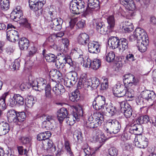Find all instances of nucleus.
<instances>
[{
	"instance_id": "25",
	"label": "nucleus",
	"mask_w": 156,
	"mask_h": 156,
	"mask_svg": "<svg viewBox=\"0 0 156 156\" xmlns=\"http://www.w3.org/2000/svg\"><path fill=\"white\" fill-rule=\"evenodd\" d=\"M120 26V28L123 32H129L133 30V26L132 24L126 21L123 23Z\"/></svg>"
},
{
	"instance_id": "20",
	"label": "nucleus",
	"mask_w": 156,
	"mask_h": 156,
	"mask_svg": "<svg viewBox=\"0 0 156 156\" xmlns=\"http://www.w3.org/2000/svg\"><path fill=\"white\" fill-rule=\"evenodd\" d=\"M49 135L48 131L40 133L37 136V140L39 141L42 140V144L43 145H48L49 144Z\"/></svg>"
},
{
	"instance_id": "2",
	"label": "nucleus",
	"mask_w": 156,
	"mask_h": 156,
	"mask_svg": "<svg viewBox=\"0 0 156 156\" xmlns=\"http://www.w3.org/2000/svg\"><path fill=\"white\" fill-rule=\"evenodd\" d=\"M129 40L131 41L136 40V46L140 52H144L146 51L149 41L146 33L144 29L140 27L136 28L133 34L130 36Z\"/></svg>"
},
{
	"instance_id": "37",
	"label": "nucleus",
	"mask_w": 156,
	"mask_h": 156,
	"mask_svg": "<svg viewBox=\"0 0 156 156\" xmlns=\"http://www.w3.org/2000/svg\"><path fill=\"white\" fill-rule=\"evenodd\" d=\"M101 61L98 59H94L92 62L91 61L90 69L94 70L98 69L101 65Z\"/></svg>"
},
{
	"instance_id": "48",
	"label": "nucleus",
	"mask_w": 156,
	"mask_h": 156,
	"mask_svg": "<svg viewBox=\"0 0 156 156\" xmlns=\"http://www.w3.org/2000/svg\"><path fill=\"white\" fill-rule=\"evenodd\" d=\"M127 3L124 6L126 9L130 11H133L135 9L136 6L132 0H131L130 2H129Z\"/></svg>"
},
{
	"instance_id": "42",
	"label": "nucleus",
	"mask_w": 156,
	"mask_h": 156,
	"mask_svg": "<svg viewBox=\"0 0 156 156\" xmlns=\"http://www.w3.org/2000/svg\"><path fill=\"white\" fill-rule=\"evenodd\" d=\"M105 112L107 111L109 113L110 115L112 116L114 115L116 112V110L115 108L112 105H107L105 108Z\"/></svg>"
},
{
	"instance_id": "52",
	"label": "nucleus",
	"mask_w": 156,
	"mask_h": 156,
	"mask_svg": "<svg viewBox=\"0 0 156 156\" xmlns=\"http://www.w3.org/2000/svg\"><path fill=\"white\" fill-rule=\"evenodd\" d=\"M14 97V94L13 96H11L7 101L8 105L12 107L16 105V99Z\"/></svg>"
},
{
	"instance_id": "8",
	"label": "nucleus",
	"mask_w": 156,
	"mask_h": 156,
	"mask_svg": "<svg viewBox=\"0 0 156 156\" xmlns=\"http://www.w3.org/2000/svg\"><path fill=\"white\" fill-rule=\"evenodd\" d=\"M107 105L106 104L105 97L101 95H98L95 98L93 102L94 108L96 110H101L102 113L105 112V108Z\"/></svg>"
},
{
	"instance_id": "29",
	"label": "nucleus",
	"mask_w": 156,
	"mask_h": 156,
	"mask_svg": "<svg viewBox=\"0 0 156 156\" xmlns=\"http://www.w3.org/2000/svg\"><path fill=\"white\" fill-rule=\"evenodd\" d=\"M10 130L9 124L4 122L0 123V136L4 135Z\"/></svg>"
},
{
	"instance_id": "61",
	"label": "nucleus",
	"mask_w": 156,
	"mask_h": 156,
	"mask_svg": "<svg viewBox=\"0 0 156 156\" xmlns=\"http://www.w3.org/2000/svg\"><path fill=\"white\" fill-rule=\"evenodd\" d=\"M85 23L84 20H81L78 22L76 24V26L79 28H82L84 27Z\"/></svg>"
},
{
	"instance_id": "39",
	"label": "nucleus",
	"mask_w": 156,
	"mask_h": 156,
	"mask_svg": "<svg viewBox=\"0 0 156 156\" xmlns=\"http://www.w3.org/2000/svg\"><path fill=\"white\" fill-rule=\"evenodd\" d=\"M64 35V33L60 31L57 33H54L51 34L49 36V41L50 40L51 42H53L56 40V39H58L59 38H61Z\"/></svg>"
},
{
	"instance_id": "44",
	"label": "nucleus",
	"mask_w": 156,
	"mask_h": 156,
	"mask_svg": "<svg viewBox=\"0 0 156 156\" xmlns=\"http://www.w3.org/2000/svg\"><path fill=\"white\" fill-rule=\"evenodd\" d=\"M65 76L72 80V81H73V82L76 83L77 73L75 71L70 72L67 73Z\"/></svg>"
},
{
	"instance_id": "59",
	"label": "nucleus",
	"mask_w": 156,
	"mask_h": 156,
	"mask_svg": "<svg viewBox=\"0 0 156 156\" xmlns=\"http://www.w3.org/2000/svg\"><path fill=\"white\" fill-rule=\"evenodd\" d=\"M91 60L89 58H87L86 60L84 61L83 66L85 68L89 67L90 69Z\"/></svg>"
},
{
	"instance_id": "55",
	"label": "nucleus",
	"mask_w": 156,
	"mask_h": 156,
	"mask_svg": "<svg viewBox=\"0 0 156 156\" xmlns=\"http://www.w3.org/2000/svg\"><path fill=\"white\" fill-rule=\"evenodd\" d=\"M44 118L45 119H46L44 121L42 122V127L43 128L45 129H47V128H48V124L47 123V122L49 121V118L48 116H46L44 115L43 116V118Z\"/></svg>"
},
{
	"instance_id": "23",
	"label": "nucleus",
	"mask_w": 156,
	"mask_h": 156,
	"mask_svg": "<svg viewBox=\"0 0 156 156\" xmlns=\"http://www.w3.org/2000/svg\"><path fill=\"white\" fill-rule=\"evenodd\" d=\"M87 75L86 73H82L80 76L78 84V87L80 88L83 87L85 89H86L87 80L89 79H87Z\"/></svg>"
},
{
	"instance_id": "57",
	"label": "nucleus",
	"mask_w": 156,
	"mask_h": 156,
	"mask_svg": "<svg viewBox=\"0 0 156 156\" xmlns=\"http://www.w3.org/2000/svg\"><path fill=\"white\" fill-rule=\"evenodd\" d=\"M20 66V63L17 60H15L14 62L12 63L11 65L12 69H13V70L18 69Z\"/></svg>"
},
{
	"instance_id": "43",
	"label": "nucleus",
	"mask_w": 156,
	"mask_h": 156,
	"mask_svg": "<svg viewBox=\"0 0 156 156\" xmlns=\"http://www.w3.org/2000/svg\"><path fill=\"white\" fill-rule=\"evenodd\" d=\"M25 104L28 108H31L35 103L34 98L33 96H29L27 97L25 100Z\"/></svg>"
},
{
	"instance_id": "40",
	"label": "nucleus",
	"mask_w": 156,
	"mask_h": 156,
	"mask_svg": "<svg viewBox=\"0 0 156 156\" xmlns=\"http://www.w3.org/2000/svg\"><path fill=\"white\" fill-rule=\"evenodd\" d=\"M153 117H154L153 116ZM153 116L151 117L150 119L148 116L147 115L142 116L139 118L137 119V121L140 124H143L144 123H147L149 121L150 123L152 124V122L151 119Z\"/></svg>"
},
{
	"instance_id": "15",
	"label": "nucleus",
	"mask_w": 156,
	"mask_h": 156,
	"mask_svg": "<svg viewBox=\"0 0 156 156\" xmlns=\"http://www.w3.org/2000/svg\"><path fill=\"white\" fill-rule=\"evenodd\" d=\"M23 16L22 11L20 6H17L11 13L10 17L12 19L17 21L20 19Z\"/></svg>"
},
{
	"instance_id": "13",
	"label": "nucleus",
	"mask_w": 156,
	"mask_h": 156,
	"mask_svg": "<svg viewBox=\"0 0 156 156\" xmlns=\"http://www.w3.org/2000/svg\"><path fill=\"white\" fill-rule=\"evenodd\" d=\"M87 46L89 52L90 53L97 54L100 51V45L97 42L90 41Z\"/></svg>"
},
{
	"instance_id": "62",
	"label": "nucleus",
	"mask_w": 156,
	"mask_h": 156,
	"mask_svg": "<svg viewBox=\"0 0 156 156\" xmlns=\"http://www.w3.org/2000/svg\"><path fill=\"white\" fill-rule=\"evenodd\" d=\"M126 58L127 60L130 62L133 61L135 59L133 54L130 53H129V54H128L127 55Z\"/></svg>"
},
{
	"instance_id": "51",
	"label": "nucleus",
	"mask_w": 156,
	"mask_h": 156,
	"mask_svg": "<svg viewBox=\"0 0 156 156\" xmlns=\"http://www.w3.org/2000/svg\"><path fill=\"white\" fill-rule=\"evenodd\" d=\"M102 79L103 80V81L101 84V89L105 90L108 87V79L105 77H103Z\"/></svg>"
},
{
	"instance_id": "56",
	"label": "nucleus",
	"mask_w": 156,
	"mask_h": 156,
	"mask_svg": "<svg viewBox=\"0 0 156 156\" xmlns=\"http://www.w3.org/2000/svg\"><path fill=\"white\" fill-rule=\"evenodd\" d=\"M78 19L76 18L71 19L70 21L69 22L70 28H69L68 27L67 28L66 30H68L69 28L70 29V30L72 29L74 27Z\"/></svg>"
},
{
	"instance_id": "19",
	"label": "nucleus",
	"mask_w": 156,
	"mask_h": 156,
	"mask_svg": "<svg viewBox=\"0 0 156 156\" xmlns=\"http://www.w3.org/2000/svg\"><path fill=\"white\" fill-rule=\"evenodd\" d=\"M67 115V110L64 108H61L58 111L57 118L60 123H61L63 122Z\"/></svg>"
},
{
	"instance_id": "33",
	"label": "nucleus",
	"mask_w": 156,
	"mask_h": 156,
	"mask_svg": "<svg viewBox=\"0 0 156 156\" xmlns=\"http://www.w3.org/2000/svg\"><path fill=\"white\" fill-rule=\"evenodd\" d=\"M98 0H88V8L86 12L89 11V9H94L99 6Z\"/></svg>"
},
{
	"instance_id": "6",
	"label": "nucleus",
	"mask_w": 156,
	"mask_h": 156,
	"mask_svg": "<svg viewBox=\"0 0 156 156\" xmlns=\"http://www.w3.org/2000/svg\"><path fill=\"white\" fill-rule=\"evenodd\" d=\"M85 7V3L81 0H72L70 3V11L73 14H79L83 12Z\"/></svg>"
},
{
	"instance_id": "47",
	"label": "nucleus",
	"mask_w": 156,
	"mask_h": 156,
	"mask_svg": "<svg viewBox=\"0 0 156 156\" xmlns=\"http://www.w3.org/2000/svg\"><path fill=\"white\" fill-rule=\"evenodd\" d=\"M16 99V104H18L20 105H23L24 103L23 98L19 94H14V97Z\"/></svg>"
},
{
	"instance_id": "3",
	"label": "nucleus",
	"mask_w": 156,
	"mask_h": 156,
	"mask_svg": "<svg viewBox=\"0 0 156 156\" xmlns=\"http://www.w3.org/2000/svg\"><path fill=\"white\" fill-rule=\"evenodd\" d=\"M104 121L103 115L101 112H96L89 117L86 122V126L90 128H97L101 126Z\"/></svg>"
},
{
	"instance_id": "28",
	"label": "nucleus",
	"mask_w": 156,
	"mask_h": 156,
	"mask_svg": "<svg viewBox=\"0 0 156 156\" xmlns=\"http://www.w3.org/2000/svg\"><path fill=\"white\" fill-rule=\"evenodd\" d=\"M17 116L16 112L13 110H10L7 113V117L8 121L10 122H13L15 123L16 120Z\"/></svg>"
},
{
	"instance_id": "7",
	"label": "nucleus",
	"mask_w": 156,
	"mask_h": 156,
	"mask_svg": "<svg viewBox=\"0 0 156 156\" xmlns=\"http://www.w3.org/2000/svg\"><path fill=\"white\" fill-rule=\"evenodd\" d=\"M75 109V111L73 112V114L66 119V123L69 125H73L75 123V120L78 121L80 117L83 116V111L81 107H76Z\"/></svg>"
},
{
	"instance_id": "14",
	"label": "nucleus",
	"mask_w": 156,
	"mask_h": 156,
	"mask_svg": "<svg viewBox=\"0 0 156 156\" xmlns=\"http://www.w3.org/2000/svg\"><path fill=\"white\" fill-rule=\"evenodd\" d=\"M46 1L41 2L29 5L30 9L33 10L37 16H40L42 13V7L45 3Z\"/></svg>"
},
{
	"instance_id": "38",
	"label": "nucleus",
	"mask_w": 156,
	"mask_h": 156,
	"mask_svg": "<svg viewBox=\"0 0 156 156\" xmlns=\"http://www.w3.org/2000/svg\"><path fill=\"white\" fill-rule=\"evenodd\" d=\"M26 115L25 113L23 112H19L17 114L16 118V121L15 123L16 124L20 125V123L23 122L25 120Z\"/></svg>"
},
{
	"instance_id": "11",
	"label": "nucleus",
	"mask_w": 156,
	"mask_h": 156,
	"mask_svg": "<svg viewBox=\"0 0 156 156\" xmlns=\"http://www.w3.org/2000/svg\"><path fill=\"white\" fill-rule=\"evenodd\" d=\"M121 111L124 113L126 118L130 117L132 114V110L129 105L125 101H122L120 103Z\"/></svg>"
},
{
	"instance_id": "31",
	"label": "nucleus",
	"mask_w": 156,
	"mask_h": 156,
	"mask_svg": "<svg viewBox=\"0 0 156 156\" xmlns=\"http://www.w3.org/2000/svg\"><path fill=\"white\" fill-rule=\"evenodd\" d=\"M73 137L76 141L81 143L83 139V134L80 129H76L74 132Z\"/></svg>"
},
{
	"instance_id": "63",
	"label": "nucleus",
	"mask_w": 156,
	"mask_h": 156,
	"mask_svg": "<svg viewBox=\"0 0 156 156\" xmlns=\"http://www.w3.org/2000/svg\"><path fill=\"white\" fill-rule=\"evenodd\" d=\"M30 51L29 53V56H31L34 54L37 51V49L34 46H32L30 48Z\"/></svg>"
},
{
	"instance_id": "64",
	"label": "nucleus",
	"mask_w": 156,
	"mask_h": 156,
	"mask_svg": "<svg viewBox=\"0 0 156 156\" xmlns=\"http://www.w3.org/2000/svg\"><path fill=\"white\" fill-rule=\"evenodd\" d=\"M20 23L27 28H29L30 27V24L28 23L27 20L25 19H23Z\"/></svg>"
},
{
	"instance_id": "27",
	"label": "nucleus",
	"mask_w": 156,
	"mask_h": 156,
	"mask_svg": "<svg viewBox=\"0 0 156 156\" xmlns=\"http://www.w3.org/2000/svg\"><path fill=\"white\" fill-rule=\"evenodd\" d=\"M52 90L56 95L61 94L65 91L64 86L60 83H56L53 88Z\"/></svg>"
},
{
	"instance_id": "34",
	"label": "nucleus",
	"mask_w": 156,
	"mask_h": 156,
	"mask_svg": "<svg viewBox=\"0 0 156 156\" xmlns=\"http://www.w3.org/2000/svg\"><path fill=\"white\" fill-rule=\"evenodd\" d=\"M9 92L4 93L0 98V108L5 109L6 104L5 101L6 98L9 95Z\"/></svg>"
},
{
	"instance_id": "60",
	"label": "nucleus",
	"mask_w": 156,
	"mask_h": 156,
	"mask_svg": "<svg viewBox=\"0 0 156 156\" xmlns=\"http://www.w3.org/2000/svg\"><path fill=\"white\" fill-rule=\"evenodd\" d=\"M13 51V50L11 47H8L6 48L4 52V54L6 55H10Z\"/></svg>"
},
{
	"instance_id": "50",
	"label": "nucleus",
	"mask_w": 156,
	"mask_h": 156,
	"mask_svg": "<svg viewBox=\"0 0 156 156\" xmlns=\"http://www.w3.org/2000/svg\"><path fill=\"white\" fill-rule=\"evenodd\" d=\"M63 80L64 84L67 87H71L73 86V84L75 83L73 82L72 80L68 79V78L65 76L64 79H62Z\"/></svg>"
},
{
	"instance_id": "22",
	"label": "nucleus",
	"mask_w": 156,
	"mask_h": 156,
	"mask_svg": "<svg viewBox=\"0 0 156 156\" xmlns=\"http://www.w3.org/2000/svg\"><path fill=\"white\" fill-rule=\"evenodd\" d=\"M87 88L95 89L97 88L99 84V80L96 78L90 79L87 80Z\"/></svg>"
},
{
	"instance_id": "54",
	"label": "nucleus",
	"mask_w": 156,
	"mask_h": 156,
	"mask_svg": "<svg viewBox=\"0 0 156 156\" xmlns=\"http://www.w3.org/2000/svg\"><path fill=\"white\" fill-rule=\"evenodd\" d=\"M108 152L111 156H116L118 153V151L115 147H111L108 149Z\"/></svg>"
},
{
	"instance_id": "5",
	"label": "nucleus",
	"mask_w": 156,
	"mask_h": 156,
	"mask_svg": "<svg viewBox=\"0 0 156 156\" xmlns=\"http://www.w3.org/2000/svg\"><path fill=\"white\" fill-rule=\"evenodd\" d=\"M121 125L117 120L110 119L108 120L104 126V130L107 133H111V132L116 134L119 132Z\"/></svg>"
},
{
	"instance_id": "21",
	"label": "nucleus",
	"mask_w": 156,
	"mask_h": 156,
	"mask_svg": "<svg viewBox=\"0 0 156 156\" xmlns=\"http://www.w3.org/2000/svg\"><path fill=\"white\" fill-rule=\"evenodd\" d=\"M89 37L85 33L80 34L77 37V41L80 44L85 45L89 42Z\"/></svg>"
},
{
	"instance_id": "16",
	"label": "nucleus",
	"mask_w": 156,
	"mask_h": 156,
	"mask_svg": "<svg viewBox=\"0 0 156 156\" xmlns=\"http://www.w3.org/2000/svg\"><path fill=\"white\" fill-rule=\"evenodd\" d=\"M141 95L144 99L148 101L154 100L155 98L154 92L152 91L145 90L141 93Z\"/></svg>"
},
{
	"instance_id": "36",
	"label": "nucleus",
	"mask_w": 156,
	"mask_h": 156,
	"mask_svg": "<svg viewBox=\"0 0 156 156\" xmlns=\"http://www.w3.org/2000/svg\"><path fill=\"white\" fill-rule=\"evenodd\" d=\"M80 94L77 90L72 92L69 96V99L72 101L76 102L78 101L80 98Z\"/></svg>"
},
{
	"instance_id": "45",
	"label": "nucleus",
	"mask_w": 156,
	"mask_h": 156,
	"mask_svg": "<svg viewBox=\"0 0 156 156\" xmlns=\"http://www.w3.org/2000/svg\"><path fill=\"white\" fill-rule=\"evenodd\" d=\"M9 0H1L0 2V7L2 9L7 10L9 8Z\"/></svg>"
},
{
	"instance_id": "1",
	"label": "nucleus",
	"mask_w": 156,
	"mask_h": 156,
	"mask_svg": "<svg viewBox=\"0 0 156 156\" xmlns=\"http://www.w3.org/2000/svg\"><path fill=\"white\" fill-rule=\"evenodd\" d=\"M46 81L41 78H35L30 76H29V82L28 85L25 83H22L20 86V88L21 90L29 88L31 87L36 90H39V89L43 90L44 88L45 96L46 98L49 97V84L47 85Z\"/></svg>"
},
{
	"instance_id": "17",
	"label": "nucleus",
	"mask_w": 156,
	"mask_h": 156,
	"mask_svg": "<svg viewBox=\"0 0 156 156\" xmlns=\"http://www.w3.org/2000/svg\"><path fill=\"white\" fill-rule=\"evenodd\" d=\"M106 138L103 133L100 130H97L96 131L95 134L94 135L93 140L98 142L100 143H104Z\"/></svg>"
},
{
	"instance_id": "53",
	"label": "nucleus",
	"mask_w": 156,
	"mask_h": 156,
	"mask_svg": "<svg viewBox=\"0 0 156 156\" xmlns=\"http://www.w3.org/2000/svg\"><path fill=\"white\" fill-rule=\"evenodd\" d=\"M61 74L59 71L56 69H53L49 72V76L57 77L58 76L60 77Z\"/></svg>"
},
{
	"instance_id": "35",
	"label": "nucleus",
	"mask_w": 156,
	"mask_h": 156,
	"mask_svg": "<svg viewBox=\"0 0 156 156\" xmlns=\"http://www.w3.org/2000/svg\"><path fill=\"white\" fill-rule=\"evenodd\" d=\"M125 92V94L123 96H125L126 100L130 101L134 99V95L133 94V90L128 89L127 90V88H126Z\"/></svg>"
},
{
	"instance_id": "41",
	"label": "nucleus",
	"mask_w": 156,
	"mask_h": 156,
	"mask_svg": "<svg viewBox=\"0 0 156 156\" xmlns=\"http://www.w3.org/2000/svg\"><path fill=\"white\" fill-rule=\"evenodd\" d=\"M97 150L95 147L94 148L92 147H87L84 149V151L86 154L85 156H92L94 154Z\"/></svg>"
},
{
	"instance_id": "58",
	"label": "nucleus",
	"mask_w": 156,
	"mask_h": 156,
	"mask_svg": "<svg viewBox=\"0 0 156 156\" xmlns=\"http://www.w3.org/2000/svg\"><path fill=\"white\" fill-rule=\"evenodd\" d=\"M54 149L56 151V156H60L63 152L62 147H54Z\"/></svg>"
},
{
	"instance_id": "30",
	"label": "nucleus",
	"mask_w": 156,
	"mask_h": 156,
	"mask_svg": "<svg viewBox=\"0 0 156 156\" xmlns=\"http://www.w3.org/2000/svg\"><path fill=\"white\" fill-rule=\"evenodd\" d=\"M19 45L21 50H27L28 47L29 41L28 39L25 37L21 38L19 41Z\"/></svg>"
},
{
	"instance_id": "24",
	"label": "nucleus",
	"mask_w": 156,
	"mask_h": 156,
	"mask_svg": "<svg viewBox=\"0 0 156 156\" xmlns=\"http://www.w3.org/2000/svg\"><path fill=\"white\" fill-rule=\"evenodd\" d=\"M119 41L120 40L117 37H111L108 40V45L112 49H115L118 48Z\"/></svg>"
},
{
	"instance_id": "12",
	"label": "nucleus",
	"mask_w": 156,
	"mask_h": 156,
	"mask_svg": "<svg viewBox=\"0 0 156 156\" xmlns=\"http://www.w3.org/2000/svg\"><path fill=\"white\" fill-rule=\"evenodd\" d=\"M126 87L123 85L119 83H117L113 88V92L115 95L118 97H123L125 93Z\"/></svg>"
},
{
	"instance_id": "26",
	"label": "nucleus",
	"mask_w": 156,
	"mask_h": 156,
	"mask_svg": "<svg viewBox=\"0 0 156 156\" xmlns=\"http://www.w3.org/2000/svg\"><path fill=\"white\" fill-rule=\"evenodd\" d=\"M143 129L138 124H134L130 127L129 132L131 134L140 135L142 132Z\"/></svg>"
},
{
	"instance_id": "4",
	"label": "nucleus",
	"mask_w": 156,
	"mask_h": 156,
	"mask_svg": "<svg viewBox=\"0 0 156 156\" xmlns=\"http://www.w3.org/2000/svg\"><path fill=\"white\" fill-rule=\"evenodd\" d=\"M106 20L108 24L106 28H105V25L103 23L100 22L96 23L97 30L101 34H105L107 32H110L113 29L115 25V20L113 15L108 16Z\"/></svg>"
},
{
	"instance_id": "10",
	"label": "nucleus",
	"mask_w": 156,
	"mask_h": 156,
	"mask_svg": "<svg viewBox=\"0 0 156 156\" xmlns=\"http://www.w3.org/2000/svg\"><path fill=\"white\" fill-rule=\"evenodd\" d=\"M50 26L52 30H59L62 28V23L63 21L60 18H57L54 17L53 16L52 13L51 12L50 13Z\"/></svg>"
},
{
	"instance_id": "9",
	"label": "nucleus",
	"mask_w": 156,
	"mask_h": 156,
	"mask_svg": "<svg viewBox=\"0 0 156 156\" xmlns=\"http://www.w3.org/2000/svg\"><path fill=\"white\" fill-rule=\"evenodd\" d=\"M123 80L124 83L128 84V87H133L137 85L139 82V80L135 78L134 76L131 74H127L123 76Z\"/></svg>"
},
{
	"instance_id": "46",
	"label": "nucleus",
	"mask_w": 156,
	"mask_h": 156,
	"mask_svg": "<svg viewBox=\"0 0 156 156\" xmlns=\"http://www.w3.org/2000/svg\"><path fill=\"white\" fill-rule=\"evenodd\" d=\"M115 57V53L113 51H110L106 54L105 59L107 62H110L114 61Z\"/></svg>"
},
{
	"instance_id": "49",
	"label": "nucleus",
	"mask_w": 156,
	"mask_h": 156,
	"mask_svg": "<svg viewBox=\"0 0 156 156\" xmlns=\"http://www.w3.org/2000/svg\"><path fill=\"white\" fill-rule=\"evenodd\" d=\"M21 140L24 145H30L32 143V138L30 136L22 137Z\"/></svg>"
},
{
	"instance_id": "18",
	"label": "nucleus",
	"mask_w": 156,
	"mask_h": 156,
	"mask_svg": "<svg viewBox=\"0 0 156 156\" xmlns=\"http://www.w3.org/2000/svg\"><path fill=\"white\" fill-rule=\"evenodd\" d=\"M7 38L9 41L12 42H15L16 40L18 38L17 31L14 30L8 31L7 32Z\"/></svg>"
},
{
	"instance_id": "32",
	"label": "nucleus",
	"mask_w": 156,
	"mask_h": 156,
	"mask_svg": "<svg viewBox=\"0 0 156 156\" xmlns=\"http://www.w3.org/2000/svg\"><path fill=\"white\" fill-rule=\"evenodd\" d=\"M119 42L118 48L120 51H123L128 49V41L125 38L121 39Z\"/></svg>"
}]
</instances>
